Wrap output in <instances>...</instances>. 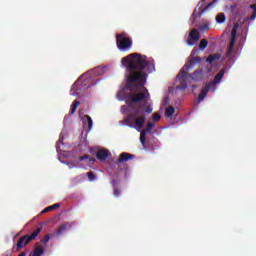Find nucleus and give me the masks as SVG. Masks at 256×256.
<instances>
[{
  "label": "nucleus",
  "mask_w": 256,
  "mask_h": 256,
  "mask_svg": "<svg viewBox=\"0 0 256 256\" xmlns=\"http://www.w3.org/2000/svg\"><path fill=\"white\" fill-rule=\"evenodd\" d=\"M121 64L123 67H127L128 65V71H130L126 82V89L130 93L126 95V103L129 109L134 112L124 119V123L133 129L136 127L143 129L147 118L145 115H141L143 113V107L135 106V103L149 101V97H151L149 90L145 88V83H147V73H153L155 71V61L153 59H147V56L132 53L122 58ZM133 120L136 127L131 123Z\"/></svg>",
  "instance_id": "1"
},
{
  "label": "nucleus",
  "mask_w": 256,
  "mask_h": 256,
  "mask_svg": "<svg viewBox=\"0 0 256 256\" xmlns=\"http://www.w3.org/2000/svg\"><path fill=\"white\" fill-rule=\"evenodd\" d=\"M198 63H201V57L194 56L190 58L188 64L184 65L183 69H181L177 75V79L180 82V85H178L176 89L179 91H185L189 81H201V79H203V70H196L193 74L187 73V71L193 69V67H195V65Z\"/></svg>",
  "instance_id": "2"
},
{
  "label": "nucleus",
  "mask_w": 256,
  "mask_h": 256,
  "mask_svg": "<svg viewBox=\"0 0 256 256\" xmlns=\"http://www.w3.org/2000/svg\"><path fill=\"white\" fill-rule=\"evenodd\" d=\"M116 45L119 51H129L133 47V41L126 33H120L116 35Z\"/></svg>",
  "instance_id": "3"
},
{
  "label": "nucleus",
  "mask_w": 256,
  "mask_h": 256,
  "mask_svg": "<svg viewBox=\"0 0 256 256\" xmlns=\"http://www.w3.org/2000/svg\"><path fill=\"white\" fill-rule=\"evenodd\" d=\"M42 229H43L42 227H38L30 236L29 235L22 236L16 244V251H21V249L29 245L31 241H34V239H37Z\"/></svg>",
  "instance_id": "4"
},
{
  "label": "nucleus",
  "mask_w": 256,
  "mask_h": 256,
  "mask_svg": "<svg viewBox=\"0 0 256 256\" xmlns=\"http://www.w3.org/2000/svg\"><path fill=\"white\" fill-rule=\"evenodd\" d=\"M199 39H201V34L199 33V31H197V29H193L188 35L187 44L190 47H193V45H195V43H197Z\"/></svg>",
  "instance_id": "5"
},
{
  "label": "nucleus",
  "mask_w": 256,
  "mask_h": 256,
  "mask_svg": "<svg viewBox=\"0 0 256 256\" xmlns=\"http://www.w3.org/2000/svg\"><path fill=\"white\" fill-rule=\"evenodd\" d=\"M237 29H239V23H236L232 28L231 40L227 49L228 53H231V51H233V47H235V41H237Z\"/></svg>",
  "instance_id": "6"
},
{
  "label": "nucleus",
  "mask_w": 256,
  "mask_h": 256,
  "mask_svg": "<svg viewBox=\"0 0 256 256\" xmlns=\"http://www.w3.org/2000/svg\"><path fill=\"white\" fill-rule=\"evenodd\" d=\"M203 3H205V0H202L201 2L198 3V7L200 10L199 17H201L203 15V13H205V11H209V10L213 9V7H215V5H217V0H213L212 2L207 4L206 7H204V8H203Z\"/></svg>",
  "instance_id": "7"
},
{
  "label": "nucleus",
  "mask_w": 256,
  "mask_h": 256,
  "mask_svg": "<svg viewBox=\"0 0 256 256\" xmlns=\"http://www.w3.org/2000/svg\"><path fill=\"white\" fill-rule=\"evenodd\" d=\"M131 159H135V155L129 154L127 152H123L119 155L118 160L116 161L117 165H123L127 163V161H131Z\"/></svg>",
  "instance_id": "8"
},
{
  "label": "nucleus",
  "mask_w": 256,
  "mask_h": 256,
  "mask_svg": "<svg viewBox=\"0 0 256 256\" xmlns=\"http://www.w3.org/2000/svg\"><path fill=\"white\" fill-rule=\"evenodd\" d=\"M225 77V70H220L214 77V81L210 82L208 85L215 91V87H217V83H221V79Z\"/></svg>",
  "instance_id": "9"
},
{
  "label": "nucleus",
  "mask_w": 256,
  "mask_h": 256,
  "mask_svg": "<svg viewBox=\"0 0 256 256\" xmlns=\"http://www.w3.org/2000/svg\"><path fill=\"white\" fill-rule=\"evenodd\" d=\"M109 157V150L100 149L96 152V159L103 163Z\"/></svg>",
  "instance_id": "10"
},
{
  "label": "nucleus",
  "mask_w": 256,
  "mask_h": 256,
  "mask_svg": "<svg viewBox=\"0 0 256 256\" xmlns=\"http://www.w3.org/2000/svg\"><path fill=\"white\" fill-rule=\"evenodd\" d=\"M213 89L211 85L206 84L205 87L202 88L200 94L198 95V103H201L205 97H207V93Z\"/></svg>",
  "instance_id": "11"
},
{
  "label": "nucleus",
  "mask_w": 256,
  "mask_h": 256,
  "mask_svg": "<svg viewBox=\"0 0 256 256\" xmlns=\"http://www.w3.org/2000/svg\"><path fill=\"white\" fill-rule=\"evenodd\" d=\"M213 89L211 85L206 84L205 87L202 88L200 94L198 95V103H201L205 97H207V93Z\"/></svg>",
  "instance_id": "12"
},
{
  "label": "nucleus",
  "mask_w": 256,
  "mask_h": 256,
  "mask_svg": "<svg viewBox=\"0 0 256 256\" xmlns=\"http://www.w3.org/2000/svg\"><path fill=\"white\" fill-rule=\"evenodd\" d=\"M45 253V247L41 245V243L37 242L33 252L29 256H41Z\"/></svg>",
  "instance_id": "13"
},
{
  "label": "nucleus",
  "mask_w": 256,
  "mask_h": 256,
  "mask_svg": "<svg viewBox=\"0 0 256 256\" xmlns=\"http://www.w3.org/2000/svg\"><path fill=\"white\" fill-rule=\"evenodd\" d=\"M219 59H221V54H212L208 56L206 62L211 64L215 63V61H219Z\"/></svg>",
  "instance_id": "14"
},
{
  "label": "nucleus",
  "mask_w": 256,
  "mask_h": 256,
  "mask_svg": "<svg viewBox=\"0 0 256 256\" xmlns=\"http://www.w3.org/2000/svg\"><path fill=\"white\" fill-rule=\"evenodd\" d=\"M79 81H76L73 85L72 88L70 90V95H72L73 97H75L76 95H79V88L77 87Z\"/></svg>",
  "instance_id": "15"
},
{
  "label": "nucleus",
  "mask_w": 256,
  "mask_h": 256,
  "mask_svg": "<svg viewBox=\"0 0 256 256\" xmlns=\"http://www.w3.org/2000/svg\"><path fill=\"white\" fill-rule=\"evenodd\" d=\"M59 207H61V204L55 203V204H53V205H51V206L46 207V208L42 211V213H49V211H53V209H59Z\"/></svg>",
  "instance_id": "16"
},
{
  "label": "nucleus",
  "mask_w": 256,
  "mask_h": 256,
  "mask_svg": "<svg viewBox=\"0 0 256 256\" xmlns=\"http://www.w3.org/2000/svg\"><path fill=\"white\" fill-rule=\"evenodd\" d=\"M175 114V108L173 106H168L165 111V117H173Z\"/></svg>",
  "instance_id": "17"
},
{
  "label": "nucleus",
  "mask_w": 256,
  "mask_h": 256,
  "mask_svg": "<svg viewBox=\"0 0 256 256\" xmlns=\"http://www.w3.org/2000/svg\"><path fill=\"white\" fill-rule=\"evenodd\" d=\"M68 227H71V225H69V223L60 225V227L57 230V235H61V233H65V231H67Z\"/></svg>",
  "instance_id": "18"
},
{
  "label": "nucleus",
  "mask_w": 256,
  "mask_h": 256,
  "mask_svg": "<svg viewBox=\"0 0 256 256\" xmlns=\"http://www.w3.org/2000/svg\"><path fill=\"white\" fill-rule=\"evenodd\" d=\"M209 45V42L207 39H202L199 43V49L200 51H204V49H207V46Z\"/></svg>",
  "instance_id": "19"
},
{
  "label": "nucleus",
  "mask_w": 256,
  "mask_h": 256,
  "mask_svg": "<svg viewBox=\"0 0 256 256\" xmlns=\"http://www.w3.org/2000/svg\"><path fill=\"white\" fill-rule=\"evenodd\" d=\"M89 161L90 163H95V161H97V159L93 158V157H90L89 155H84V156H81L79 158V161Z\"/></svg>",
  "instance_id": "20"
},
{
  "label": "nucleus",
  "mask_w": 256,
  "mask_h": 256,
  "mask_svg": "<svg viewBox=\"0 0 256 256\" xmlns=\"http://www.w3.org/2000/svg\"><path fill=\"white\" fill-rule=\"evenodd\" d=\"M80 105H81V102L79 100H75L72 103L71 115H73L75 113V111H77V107H79Z\"/></svg>",
  "instance_id": "21"
},
{
  "label": "nucleus",
  "mask_w": 256,
  "mask_h": 256,
  "mask_svg": "<svg viewBox=\"0 0 256 256\" xmlns=\"http://www.w3.org/2000/svg\"><path fill=\"white\" fill-rule=\"evenodd\" d=\"M105 69H107L106 66H104V67H96L94 69V73H95V75H103L105 73Z\"/></svg>",
  "instance_id": "22"
},
{
  "label": "nucleus",
  "mask_w": 256,
  "mask_h": 256,
  "mask_svg": "<svg viewBox=\"0 0 256 256\" xmlns=\"http://www.w3.org/2000/svg\"><path fill=\"white\" fill-rule=\"evenodd\" d=\"M153 127H155V123L149 122L146 128H144L142 131H144L145 133H151V130L153 129Z\"/></svg>",
  "instance_id": "23"
},
{
  "label": "nucleus",
  "mask_w": 256,
  "mask_h": 256,
  "mask_svg": "<svg viewBox=\"0 0 256 256\" xmlns=\"http://www.w3.org/2000/svg\"><path fill=\"white\" fill-rule=\"evenodd\" d=\"M84 119H86L88 123V129L91 130L93 128V119H91V116L85 115Z\"/></svg>",
  "instance_id": "24"
},
{
  "label": "nucleus",
  "mask_w": 256,
  "mask_h": 256,
  "mask_svg": "<svg viewBox=\"0 0 256 256\" xmlns=\"http://www.w3.org/2000/svg\"><path fill=\"white\" fill-rule=\"evenodd\" d=\"M49 239H51V236L47 234L38 243H40V245H47V243H49Z\"/></svg>",
  "instance_id": "25"
},
{
  "label": "nucleus",
  "mask_w": 256,
  "mask_h": 256,
  "mask_svg": "<svg viewBox=\"0 0 256 256\" xmlns=\"http://www.w3.org/2000/svg\"><path fill=\"white\" fill-rule=\"evenodd\" d=\"M216 21L217 23H225V14L224 13H220L216 16Z\"/></svg>",
  "instance_id": "26"
},
{
  "label": "nucleus",
  "mask_w": 256,
  "mask_h": 256,
  "mask_svg": "<svg viewBox=\"0 0 256 256\" xmlns=\"http://www.w3.org/2000/svg\"><path fill=\"white\" fill-rule=\"evenodd\" d=\"M146 135L147 132L142 130L140 133V143H142V145H145V141H147Z\"/></svg>",
  "instance_id": "27"
},
{
  "label": "nucleus",
  "mask_w": 256,
  "mask_h": 256,
  "mask_svg": "<svg viewBox=\"0 0 256 256\" xmlns=\"http://www.w3.org/2000/svg\"><path fill=\"white\" fill-rule=\"evenodd\" d=\"M113 195L116 197V199H119V197H121V190H119V188H117L116 186H114Z\"/></svg>",
  "instance_id": "28"
},
{
  "label": "nucleus",
  "mask_w": 256,
  "mask_h": 256,
  "mask_svg": "<svg viewBox=\"0 0 256 256\" xmlns=\"http://www.w3.org/2000/svg\"><path fill=\"white\" fill-rule=\"evenodd\" d=\"M86 175H87L89 181H95V179H97V176L93 172H87Z\"/></svg>",
  "instance_id": "29"
},
{
  "label": "nucleus",
  "mask_w": 256,
  "mask_h": 256,
  "mask_svg": "<svg viewBox=\"0 0 256 256\" xmlns=\"http://www.w3.org/2000/svg\"><path fill=\"white\" fill-rule=\"evenodd\" d=\"M152 121H161V114L159 113H155L153 116H152Z\"/></svg>",
  "instance_id": "30"
},
{
  "label": "nucleus",
  "mask_w": 256,
  "mask_h": 256,
  "mask_svg": "<svg viewBox=\"0 0 256 256\" xmlns=\"http://www.w3.org/2000/svg\"><path fill=\"white\" fill-rule=\"evenodd\" d=\"M200 31H202V33H205V31L209 30V25L207 24H203L199 27Z\"/></svg>",
  "instance_id": "31"
},
{
  "label": "nucleus",
  "mask_w": 256,
  "mask_h": 256,
  "mask_svg": "<svg viewBox=\"0 0 256 256\" xmlns=\"http://www.w3.org/2000/svg\"><path fill=\"white\" fill-rule=\"evenodd\" d=\"M145 111H146L148 114H149V113H153V108H151V106L148 105Z\"/></svg>",
  "instance_id": "32"
},
{
  "label": "nucleus",
  "mask_w": 256,
  "mask_h": 256,
  "mask_svg": "<svg viewBox=\"0 0 256 256\" xmlns=\"http://www.w3.org/2000/svg\"><path fill=\"white\" fill-rule=\"evenodd\" d=\"M255 17H256V8L254 9V11H253V14L250 16V19H255Z\"/></svg>",
  "instance_id": "33"
},
{
  "label": "nucleus",
  "mask_w": 256,
  "mask_h": 256,
  "mask_svg": "<svg viewBox=\"0 0 256 256\" xmlns=\"http://www.w3.org/2000/svg\"><path fill=\"white\" fill-rule=\"evenodd\" d=\"M250 7H251V9H255V5H251Z\"/></svg>",
  "instance_id": "34"
},
{
  "label": "nucleus",
  "mask_w": 256,
  "mask_h": 256,
  "mask_svg": "<svg viewBox=\"0 0 256 256\" xmlns=\"http://www.w3.org/2000/svg\"><path fill=\"white\" fill-rule=\"evenodd\" d=\"M112 184L115 185V181H112Z\"/></svg>",
  "instance_id": "35"
}]
</instances>
